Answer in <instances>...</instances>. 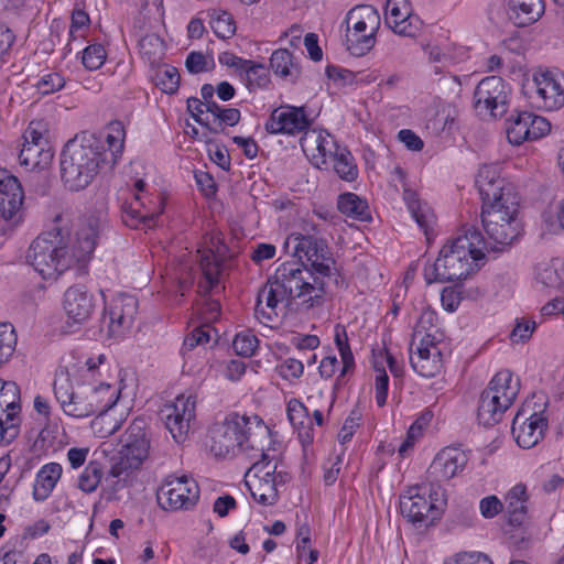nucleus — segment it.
Listing matches in <instances>:
<instances>
[{
  "mask_svg": "<svg viewBox=\"0 0 564 564\" xmlns=\"http://www.w3.org/2000/svg\"><path fill=\"white\" fill-rule=\"evenodd\" d=\"M99 224L89 220L73 236L54 229L39 235L30 245L26 262L44 279L56 280L75 265L84 267L96 248Z\"/></svg>",
  "mask_w": 564,
  "mask_h": 564,
  "instance_id": "obj_1",
  "label": "nucleus"
},
{
  "mask_svg": "<svg viewBox=\"0 0 564 564\" xmlns=\"http://www.w3.org/2000/svg\"><path fill=\"white\" fill-rule=\"evenodd\" d=\"M482 200L481 223L487 235V250H502L523 232L519 217V196L491 166H482L476 176Z\"/></svg>",
  "mask_w": 564,
  "mask_h": 564,
  "instance_id": "obj_2",
  "label": "nucleus"
},
{
  "mask_svg": "<svg viewBox=\"0 0 564 564\" xmlns=\"http://www.w3.org/2000/svg\"><path fill=\"white\" fill-rule=\"evenodd\" d=\"M487 243L479 230L471 227L463 235L448 240L433 263L424 265L423 275L427 284L455 282L466 279L479 269L485 258Z\"/></svg>",
  "mask_w": 564,
  "mask_h": 564,
  "instance_id": "obj_3",
  "label": "nucleus"
},
{
  "mask_svg": "<svg viewBox=\"0 0 564 564\" xmlns=\"http://www.w3.org/2000/svg\"><path fill=\"white\" fill-rule=\"evenodd\" d=\"M210 452L216 457L243 453L251 458L269 448L271 431L258 415L230 413L210 429Z\"/></svg>",
  "mask_w": 564,
  "mask_h": 564,
  "instance_id": "obj_4",
  "label": "nucleus"
},
{
  "mask_svg": "<svg viewBox=\"0 0 564 564\" xmlns=\"http://www.w3.org/2000/svg\"><path fill=\"white\" fill-rule=\"evenodd\" d=\"M108 154L95 135L69 140L61 153V178L66 188L78 192L93 183L107 169Z\"/></svg>",
  "mask_w": 564,
  "mask_h": 564,
  "instance_id": "obj_5",
  "label": "nucleus"
},
{
  "mask_svg": "<svg viewBox=\"0 0 564 564\" xmlns=\"http://www.w3.org/2000/svg\"><path fill=\"white\" fill-rule=\"evenodd\" d=\"M273 278L288 302L299 300L306 310L323 304L325 278L312 271L304 262H284L276 268Z\"/></svg>",
  "mask_w": 564,
  "mask_h": 564,
  "instance_id": "obj_6",
  "label": "nucleus"
},
{
  "mask_svg": "<svg viewBox=\"0 0 564 564\" xmlns=\"http://www.w3.org/2000/svg\"><path fill=\"white\" fill-rule=\"evenodd\" d=\"M256 459L246 474V486L253 500L264 507L274 506L280 498V489L290 481L291 475L275 457L265 451L251 455Z\"/></svg>",
  "mask_w": 564,
  "mask_h": 564,
  "instance_id": "obj_7",
  "label": "nucleus"
},
{
  "mask_svg": "<svg viewBox=\"0 0 564 564\" xmlns=\"http://www.w3.org/2000/svg\"><path fill=\"white\" fill-rule=\"evenodd\" d=\"M519 392V383L512 380L509 370L495 375L479 398L477 419L484 426L498 423L503 413L511 406Z\"/></svg>",
  "mask_w": 564,
  "mask_h": 564,
  "instance_id": "obj_8",
  "label": "nucleus"
},
{
  "mask_svg": "<svg viewBox=\"0 0 564 564\" xmlns=\"http://www.w3.org/2000/svg\"><path fill=\"white\" fill-rule=\"evenodd\" d=\"M148 454L149 441L144 431V421L138 419L129 426L124 444L119 452V459L110 469V476L118 478L117 486H123L121 480H126L131 470L138 469Z\"/></svg>",
  "mask_w": 564,
  "mask_h": 564,
  "instance_id": "obj_9",
  "label": "nucleus"
},
{
  "mask_svg": "<svg viewBox=\"0 0 564 564\" xmlns=\"http://www.w3.org/2000/svg\"><path fill=\"white\" fill-rule=\"evenodd\" d=\"M53 390L63 412L75 419L91 416V404L86 383L74 387L70 375L66 368H58L55 372Z\"/></svg>",
  "mask_w": 564,
  "mask_h": 564,
  "instance_id": "obj_10",
  "label": "nucleus"
},
{
  "mask_svg": "<svg viewBox=\"0 0 564 564\" xmlns=\"http://www.w3.org/2000/svg\"><path fill=\"white\" fill-rule=\"evenodd\" d=\"M24 192L20 181L0 167V237L22 221Z\"/></svg>",
  "mask_w": 564,
  "mask_h": 564,
  "instance_id": "obj_11",
  "label": "nucleus"
},
{
  "mask_svg": "<svg viewBox=\"0 0 564 564\" xmlns=\"http://www.w3.org/2000/svg\"><path fill=\"white\" fill-rule=\"evenodd\" d=\"M510 87L499 76L484 78L474 91V108L481 117L500 118L507 112Z\"/></svg>",
  "mask_w": 564,
  "mask_h": 564,
  "instance_id": "obj_12",
  "label": "nucleus"
},
{
  "mask_svg": "<svg viewBox=\"0 0 564 564\" xmlns=\"http://www.w3.org/2000/svg\"><path fill=\"white\" fill-rule=\"evenodd\" d=\"M198 499V485L187 476H169L156 492L159 506L169 511L187 510L194 507Z\"/></svg>",
  "mask_w": 564,
  "mask_h": 564,
  "instance_id": "obj_13",
  "label": "nucleus"
},
{
  "mask_svg": "<svg viewBox=\"0 0 564 564\" xmlns=\"http://www.w3.org/2000/svg\"><path fill=\"white\" fill-rule=\"evenodd\" d=\"M289 240L295 243L294 253L301 262L305 260L312 271L324 278L330 275L334 260L326 240L310 234H292Z\"/></svg>",
  "mask_w": 564,
  "mask_h": 564,
  "instance_id": "obj_14",
  "label": "nucleus"
},
{
  "mask_svg": "<svg viewBox=\"0 0 564 564\" xmlns=\"http://www.w3.org/2000/svg\"><path fill=\"white\" fill-rule=\"evenodd\" d=\"M196 398L193 394H181L161 409V419L177 443L186 440L191 424L195 419Z\"/></svg>",
  "mask_w": 564,
  "mask_h": 564,
  "instance_id": "obj_15",
  "label": "nucleus"
},
{
  "mask_svg": "<svg viewBox=\"0 0 564 564\" xmlns=\"http://www.w3.org/2000/svg\"><path fill=\"white\" fill-rule=\"evenodd\" d=\"M546 429L544 410H531L530 404H525L516 414L511 431L520 447L532 448L544 437Z\"/></svg>",
  "mask_w": 564,
  "mask_h": 564,
  "instance_id": "obj_16",
  "label": "nucleus"
},
{
  "mask_svg": "<svg viewBox=\"0 0 564 564\" xmlns=\"http://www.w3.org/2000/svg\"><path fill=\"white\" fill-rule=\"evenodd\" d=\"M138 312V300L130 294L113 297L101 317V329L107 327L110 337L120 336L132 326Z\"/></svg>",
  "mask_w": 564,
  "mask_h": 564,
  "instance_id": "obj_17",
  "label": "nucleus"
},
{
  "mask_svg": "<svg viewBox=\"0 0 564 564\" xmlns=\"http://www.w3.org/2000/svg\"><path fill=\"white\" fill-rule=\"evenodd\" d=\"M164 202L160 195H134V200L123 207V223L131 228L150 229L155 226L158 217L163 213Z\"/></svg>",
  "mask_w": 564,
  "mask_h": 564,
  "instance_id": "obj_18",
  "label": "nucleus"
},
{
  "mask_svg": "<svg viewBox=\"0 0 564 564\" xmlns=\"http://www.w3.org/2000/svg\"><path fill=\"white\" fill-rule=\"evenodd\" d=\"M384 17L389 29L400 36L416 37L422 31L423 21L409 0H387Z\"/></svg>",
  "mask_w": 564,
  "mask_h": 564,
  "instance_id": "obj_19",
  "label": "nucleus"
},
{
  "mask_svg": "<svg viewBox=\"0 0 564 564\" xmlns=\"http://www.w3.org/2000/svg\"><path fill=\"white\" fill-rule=\"evenodd\" d=\"M541 107L557 110L564 106V73L558 68H540L533 75Z\"/></svg>",
  "mask_w": 564,
  "mask_h": 564,
  "instance_id": "obj_20",
  "label": "nucleus"
},
{
  "mask_svg": "<svg viewBox=\"0 0 564 564\" xmlns=\"http://www.w3.org/2000/svg\"><path fill=\"white\" fill-rule=\"evenodd\" d=\"M311 121L303 107L282 106L274 109L265 122V130L272 134H296L305 131Z\"/></svg>",
  "mask_w": 564,
  "mask_h": 564,
  "instance_id": "obj_21",
  "label": "nucleus"
},
{
  "mask_svg": "<svg viewBox=\"0 0 564 564\" xmlns=\"http://www.w3.org/2000/svg\"><path fill=\"white\" fill-rule=\"evenodd\" d=\"M63 307L67 324L79 327L93 315L96 304L91 293L84 285L69 286L64 293Z\"/></svg>",
  "mask_w": 564,
  "mask_h": 564,
  "instance_id": "obj_22",
  "label": "nucleus"
},
{
  "mask_svg": "<svg viewBox=\"0 0 564 564\" xmlns=\"http://www.w3.org/2000/svg\"><path fill=\"white\" fill-rule=\"evenodd\" d=\"M410 364L417 375L425 378L434 377L441 370V351L432 343L431 335L422 336L419 344L411 341Z\"/></svg>",
  "mask_w": 564,
  "mask_h": 564,
  "instance_id": "obj_23",
  "label": "nucleus"
},
{
  "mask_svg": "<svg viewBox=\"0 0 564 564\" xmlns=\"http://www.w3.org/2000/svg\"><path fill=\"white\" fill-rule=\"evenodd\" d=\"M209 240L210 247L197 250V261L203 275L198 288L205 295L218 288L223 272V261L217 256L220 253V248L217 246L220 243V239L216 238L215 241V238L210 237Z\"/></svg>",
  "mask_w": 564,
  "mask_h": 564,
  "instance_id": "obj_24",
  "label": "nucleus"
},
{
  "mask_svg": "<svg viewBox=\"0 0 564 564\" xmlns=\"http://www.w3.org/2000/svg\"><path fill=\"white\" fill-rule=\"evenodd\" d=\"M468 455L458 447H445L433 459L429 473L435 481H447L458 476L468 463Z\"/></svg>",
  "mask_w": 564,
  "mask_h": 564,
  "instance_id": "obj_25",
  "label": "nucleus"
},
{
  "mask_svg": "<svg viewBox=\"0 0 564 564\" xmlns=\"http://www.w3.org/2000/svg\"><path fill=\"white\" fill-rule=\"evenodd\" d=\"M400 509L402 516L413 524L432 523L440 517V510L417 489H410L408 495L401 496Z\"/></svg>",
  "mask_w": 564,
  "mask_h": 564,
  "instance_id": "obj_26",
  "label": "nucleus"
},
{
  "mask_svg": "<svg viewBox=\"0 0 564 564\" xmlns=\"http://www.w3.org/2000/svg\"><path fill=\"white\" fill-rule=\"evenodd\" d=\"M274 282L275 279L273 276L269 278L257 296L254 314L256 317L265 325L278 316L276 308L279 303L286 301L285 295L281 294V288Z\"/></svg>",
  "mask_w": 564,
  "mask_h": 564,
  "instance_id": "obj_27",
  "label": "nucleus"
},
{
  "mask_svg": "<svg viewBox=\"0 0 564 564\" xmlns=\"http://www.w3.org/2000/svg\"><path fill=\"white\" fill-rule=\"evenodd\" d=\"M505 511L512 527H521L529 519V494L523 484L514 485L505 496Z\"/></svg>",
  "mask_w": 564,
  "mask_h": 564,
  "instance_id": "obj_28",
  "label": "nucleus"
},
{
  "mask_svg": "<svg viewBox=\"0 0 564 564\" xmlns=\"http://www.w3.org/2000/svg\"><path fill=\"white\" fill-rule=\"evenodd\" d=\"M403 200L420 229L429 238L436 221L431 206L425 202H421L417 193L409 187L403 189Z\"/></svg>",
  "mask_w": 564,
  "mask_h": 564,
  "instance_id": "obj_29",
  "label": "nucleus"
},
{
  "mask_svg": "<svg viewBox=\"0 0 564 564\" xmlns=\"http://www.w3.org/2000/svg\"><path fill=\"white\" fill-rule=\"evenodd\" d=\"M532 2H506V13L508 19L516 26H527L538 21L544 12L542 0H531Z\"/></svg>",
  "mask_w": 564,
  "mask_h": 564,
  "instance_id": "obj_30",
  "label": "nucleus"
},
{
  "mask_svg": "<svg viewBox=\"0 0 564 564\" xmlns=\"http://www.w3.org/2000/svg\"><path fill=\"white\" fill-rule=\"evenodd\" d=\"M346 22L351 30L377 34L380 28V14L373 6H357L348 12Z\"/></svg>",
  "mask_w": 564,
  "mask_h": 564,
  "instance_id": "obj_31",
  "label": "nucleus"
},
{
  "mask_svg": "<svg viewBox=\"0 0 564 564\" xmlns=\"http://www.w3.org/2000/svg\"><path fill=\"white\" fill-rule=\"evenodd\" d=\"M91 404V415L106 413L113 408L119 399L120 391L117 387L100 383L98 387L86 384Z\"/></svg>",
  "mask_w": 564,
  "mask_h": 564,
  "instance_id": "obj_32",
  "label": "nucleus"
},
{
  "mask_svg": "<svg viewBox=\"0 0 564 564\" xmlns=\"http://www.w3.org/2000/svg\"><path fill=\"white\" fill-rule=\"evenodd\" d=\"M63 468L57 463L45 464L36 474L33 486V498L44 501L50 497L62 476Z\"/></svg>",
  "mask_w": 564,
  "mask_h": 564,
  "instance_id": "obj_33",
  "label": "nucleus"
},
{
  "mask_svg": "<svg viewBox=\"0 0 564 564\" xmlns=\"http://www.w3.org/2000/svg\"><path fill=\"white\" fill-rule=\"evenodd\" d=\"M53 159V152L48 144L23 143L19 153V162L21 165L30 170L43 169L50 164Z\"/></svg>",
  "mask_w": 564,
  "mask_h": 564,
  "instance_id": "obj_34",
  "label": "nucleus"
},
{
  "mask_svg": "<svg viewBox=\"0 0 564 564\" xmlns=\"http://www.w3.org/2000/svg\"><path fill=\"white\" fill-rule=\"evenodd\" d=\"M126 140V129L122 121L113 120L109 122L106 127V143L108 145V150H106L108 154L107 169L111 170L121 158Z\"/></svg>",
  "mask_w": 564,
  "mask_h": 564,
  "instance_id": "obj_35",
  "label": "nucleus"
},
{
  "mask_svg": "<svg viewBox=\"0 0 564 564\" xmlns=\"http://www.w3.org/2000/svg\"><path fill=\"white\" fill-rule=\"evenodd\" d=\"M338 210L355 220L367 221L371 219L369 205L355 193H344L338 196Z\"/></svg>",
  "mask_w": 564,
  "mask_h": 564,
  "instance_id": "obj_36",
  "label": "nucleus"
},
{
  "mask_svg": "<svg viewBox=\"0 0 564 564\" xmlns=\"http://www.w3.org/2000/svg\"><path fill=\"white\" fill-rule=\"evenodd\" d=\"M20 391L17 383L12 381L0 382V413L6 419V414L14 419V427L19 430L20 424Z\"/></svg>",
  "mask_w": 564,
  "mask_h": 564,
  "instance_id": "obj_37",
  "label": "nucleus"
},
{
  "mask_svg": "<svg viewBox=\"0 0 564 564\" xmlns=\"http://www.w3.org/2000/svg\"><path fill=\"white\" fill-rule=\"evenodd\" d=\"M207 14L209 25L217 37L226 40L235 35L237 26L231 13L221 9H209Z\"/></svg>",
  "mask_w": 564,
  "mask_h": 564,
  "instance_id": "obj_38",
  "label": "nucleus"
},
{
  "mask_svg": "<svg viewBox=\"0 0 564 564\" xmlns=\"http://www.w3.org/2000/svg\"><path fill=\"white\" fill-rule=\"evenodd\" d=\"M334 170L338 176L347 182H352L358 176V169L352 154L346 148H336L332 156Z\"/></svg>",
  "mask_w": 564,
  "mask_h": 564,
  "instance_id": "obj_39",
  "label": "nucleus"
},
{
  "mask_svg": "<svg viewBox=\"0 0 564 564\" xmlns=\"http://www.w3.org/2000/svg\"><path fill=\"white\" fill-rule=\"evenodd\" d=\"M288 416L291 424L299 430V435L310 440L312 420L308 417L307 408L299 400L293 399L288 404Z\"/></svg>",
  "mask_w": 564,
  "mask_h": 564,
  "instance_id": "obj_40",
  "label": "nucleus"
},
{
  "mask_svg": "<svg viewBox=\"0 0 564 564\" xmlns=\"http://www.w3.org/2000/svg\"><path fill=\"white\" fill-rule=\"evenodd\" d=\"M376 35L351 30L348 26L346 32L347 50L355 56H364L375 46Z\"/></svg>",
  "mask_w": 564,
  "mask_h": 564,
  "instance_id": "obj_41",
  "label": "nucleus"
},
{
  "mask_svg": "<svg viewBox=\"0 0 564 564\" xmlns=\"http://www.w3.org/2000/svg\"><path fill=\"white\" fill-rule=\"evenodd\" d=\"M525 119H528V117H523L522 112L519 111L507 120V139L511 144L520 145L525 141H532L530 130H528L525 126L528 124Z\"/></svg>",
  "mask_w": 564,
  "mask_h": 564,
  "instance_id": "obj_42",
  "label": "nucleus"
},
{
  "mask_svg": "<svg viewBox=\"0 0 564 564\" xmlns=\"http://www.w3.org/2000/svg\"><path fill=\"white\" fill-rule=\"evenodd\" d=\"M102 477L104 469L101 464L97 460H91L78 476L77 486L82 491L91 494L98 488Z\"/></svg>",
  "mask_w": 564,
  "mask_h": 564,
  "instance_id": "obj_43",
  "label": "nucleus"
},
{
  "mask_svg": "<svg viewBox=\"0 0 564 564\" xmlns=\"http://www.w3.org/2000/svg\"><path fill=\"white\" fill-rule=\"evenodd\" d=\"M242 76L247 82L249 90L264 88L270 83L269 70L263 64L248 59V65L242 68Z\"/></svg>",
  "mask_w": 564,
  "mask_h": 564,
  "instance_id": "obj_44",
  "label": "nucleus"
},
{
  "mask_svg": "<svg viewBox=\"0 0 564 564\" xmlns=\"http://www.w3.org/2000/svg\"><path fill=\"white\" fill-rule=\"evenodd\" d=\"M335 344L337 346V349L339 351L340 358H341V370H340V377L346 376L348 372H350L355 367V359L354 355L351 352L347 333L344 326L337 325L335 327Z\"/></svg>",
  "mask_w": 564,
  "mask_h": 564,
  "instance_id": "obj_45",
  "label": "nucleus"
},
{
  "mask_svg": "<svg viewBox=\"0 0 564 564\" xmlns=\"http://www.w3.org/2000/svg\"><path fill=\"white\" fill-rule=\"evenodd\" d=\"M15 346L17 335L14 327L9 323L0 324V368L12 357Z\"/></svg>",
  "mask_w": 564,
  "mask_h": 564,
  "instance_id": "obj_46",
  "label": "nucleus"
},
{
  "mask_svg": "<svg viewBox=\"0 0 564 564\" xmlns=\"http://www.w3.org/2000/svg\"><path fill=\"white\" fill-rule=\"evenodd\" d=\"M270 67L281 77L292 76L295 69L292 53L286 48L275 50L270 57Z\"/></svg>",
  "mask_w": 564,
  "mask_h": 564,
  "instance_id": "obj_47",
  "label": "nucleus"
},
{
  "mask_svg": "<svg viewBox=\"0 0 564 564\" xmlns=\"http://www.w3.org/2000/svg\"><path fill=\"white\" fill-rule=\"evenodd\" d=\"M178 70L173 66H164L155 74L156 86L166 94H173L180 85Z\"/></svg>",
  "mask_w": 564,
  "mask_h": 564,
  "instance_id": "obj_48",
  "label": "nucleus"
},
{
  "mask_svg": "<svg viewBox=\"0 0 564 564\" xmlns=\"http://www.w3.org/2000/svg\"><path fill=\"white\" fill-rule=\"evenodd\" d=\"M140 53L150 63H155L163 55V42L154 34L143 36L139 42Z\"/></svg>",
  "mask_w": 564,
  "mask_h": 564,
  "instance_id": "obj_49",
  "label": "nucleus"
},
{
  "mask_svg": "<svg viewBox=\"0 0 564 564\" xmlns=\"http://www.w3.org/2000/svg\"><path fill=\"white\" fill-rule=\"evenodd\" d=\"M107 57L105 47L101 44L88 45L83 51L82 63L88 70H96L100 68Z\"/></svg>",
  "mask_w": 564,
  "mask_h": 564,
  "instance_id": "obj_50",
  "label": "nucleus"
},
{
  "mask_svg": "<svg viewBox=\"0 0 564 564\" xmlns=\"http://www.w3.org/2000/svg\"><path fill=\"white\" fill-rule=\"evenodd\" d=\"M259 344V339L256 335L249 332H241L236 335L232 341V348L237 355L242 357H251Z\"/></svg>",
  "mask_w": 564,
  "mask_h": 564,
  "instance_id": "obj_51",
  "label": "nucleus"
},
{
  "mask_svg": "<svg viewBox=\"0 0 564 564\" xmlns=\"http://www.w3.org/2000/svg\"><path fill=\"white\" fill-rule=\"evenodd\" d=\"M523 117H528L527 128L530 130L531 140H538L545 137L551 130V123L543 117L530 111H521Z\"/></svg>",
  "mask_w": 564,
  "mask_h": 564,
  "instance_id": "obj_52",
  "label": "nucleus"
},
{
  "mask_svg": "<svg viewBox=\"0 0 564 564\" xmlns=\"http://www.w3.org/2000/svg\"><path fill=\"white\" fill-rule=\"evenodd\" d=\"M210 332L212 328L208 324L194 328L192 333L185 337L182 352L185 354L197 346L207 344L210 340Z\"/></svg>",
  "mask_w": 564,
  "mask_h": 564,
  "instance_id": "obj_53",
  "label": "nucleus"
},
{
  "mask_svg": "<svg viewBox=\"0 0 564 564\" xmlns=\"http://www.w3.org/2000/svg\"><path fill=\"white\" fill-rule=\"evenodd\" d=\"M376 376V402L378 406H383L387 402L388 389H389V377L380 362L376 359L373 362Z\"/></svg>",
  "mask_w": 564,
  "mask_h": 564,
  "instance_id": "obj_54",
  "label": "nucleus"
},
{
  "mask_svg": "<svg viewBox=\"0 0 564 564\" xmlns=\"http://www.w3.org/2000/svg\"><path fill=\"white\" fill-rule=\"evenodd\" d=\"M47 131V123L44 120H32L23 134L24 143L48 144L45 138Z\"/></svg>",
  "mask_w": 564,
  "mask_h": 564,
  "instance_id": "obj_55",
  "label": "nucleus"
},
{
  "mask_svg": "<svg viewBox=\"0 0 564 564\" xmlns=\"http://www.w3.org/2000/svg\"><path fill=\"white\" fill-rule=\"evenodd\" d=\"M65 86V78L58 73H48L41 77L37 88L41 94L48 95L61 90Z\"/></svg>",
  "mask_w": 564,
  "mask_h": 564,
  "instance_id": "obj_56",
  "label": "nucleus"
},
{
  "mask_svg": "<svg viewBox=\"0 0 564 564\" xmlns=\"http://www.w3.org/2000/svg\"><path fill=\"white\" fill-rule=\"evenodd\" d=\"M276 371L283 379L293 380L303 375L304 366L295 358H288L276 367Z\"/></svg>",
  "mask_w": 564,
  "mask_h": 564,
  "instance_id": "obj_57",
  "label": "nucleus"
},
{
  "mask_svg": "<svg viewBox=\"0 0 564 564\" xmlns=\"http://www.w3.org/2000/svg\"><path fill=\"white\" fill-rule=\"evenodd\" d=\"M436 319L437 316L433 311L423 310L415 325L412 340H416L417 338H422V336L429 335L427 333H423L427 332L431 327H433L435 325Z\"/></svg>",
  "mask_w": 564,
  "mask_h": 564,
  "instance_id": "obj_58",
  "label": "nucleus"
},
{
  "mask_svg": "<svg viewBox=\"0 0 564 564\" xmlns=\"http://www.w3.org/2000/svg\"><path fill=\"white\" fill-rule=\"evenodd\" d=\"M479 510L484 518L491 519L505 510L503 502L496 496H487L479 502Z\"/></svg>",
  "mask_w": 564,
  "mask_h": 564,
  "instance_id": "obj_59",
  "label": "nucleus"
},
{
  "mask_svg": "<svg viewBox=\"0 0 564 564\" xmlns=\"http://www.w3.org/2000/svg\"><path fill=\"white\" fill-rule=\"evenodd\" d=\"M187 110L189 111V113L192 115V117L194 118V120L202 124V126H206L209 128L210 131L213 132H218V128H212L209 127V121L206 119H203L202 118V115L206 111L205 110V105L203 104V101L196 97H191L187 99Z\"/></svg>",
  "mask_w": 564,
  "mask_h": 564,
  "instance_id": "obj_60",
  "label": "nucleus"
},
{
  "mask_svg": "<svg viewBox=\"0 0 564 564\" xmlns=\"http://www.w3.org/2000/svg\"><path fill=\"white\" fill-rule=\"evenodd\" d=\"M207 57L200 52H191L185 61L186 68L192 74H198L208 70Z\"/></svg>",
  "mask_w": 564,
  "mask_h": 564,
  "instance_id": "obj_61",
  "label": "nucleus"
},
{
  "mask_svg": "<svg viewBox=\"0 0 564 564\" xmlns=\"http://www.w3.org/2000/svg\"><path fill=\"white\" fill-rule=\"evenodd\" d=\"M535 329V322L524 321L518 322L516 327L510 334L513 343L524 341L529 339Z\"/></svg>",
  "mask_w": 564,
  "mask_h": 564,
  "instance_id": "obj_62",
  "label": "nucleus"
},
{
  "mask_svg": "<svg viewBox=\"0 0 564 564\" xmlns=\"http://www.w3.org/2000/svg\"><path fill=\"white\" fill-rule=\"evenodd\" d=\"M460 295L453 288H444L441 293V302L444 310L447 312H455L460 304Z\"/></svg>",
  "mask_w": 564,
  "mask_h": 564,
  "instance_id": "obj_63",
  "label": "nucleus"
},
{
  "mask_svg": "<svg viewBox=\"0 0 564 564\" xmlns=\"http://www.w3.org/2000/svg\"><path fill=\"white\" fill-rule=\"evenodd\" d=\"M448 564H494L491 560L479 552H465L458 554L456 558Z\"/></svg>",
  "mask_w": 564,
  "mask_h": 564,
  "instance_id": "obj_64",
  "label": "nucleus"
}]
</instances>
